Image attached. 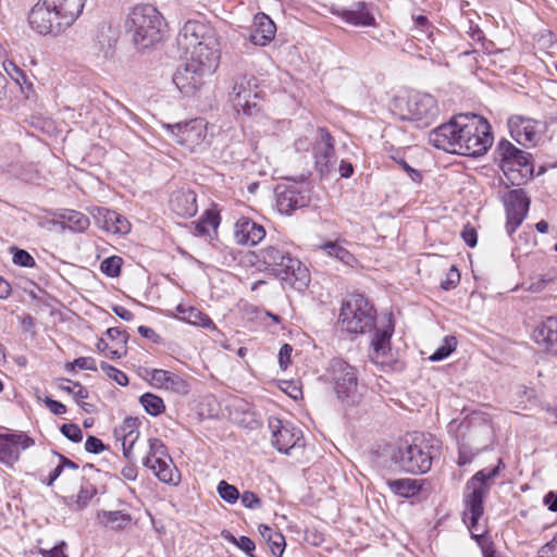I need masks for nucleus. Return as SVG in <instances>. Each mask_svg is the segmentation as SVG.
Masks as SVG:
<instances>
[{
    "label": "nucleus",
    "instance_id": "1",
    "mask_svg": "<svg viewBox=\"0 0 557 557\" xmlns=\"http://www.w3.org/2000/svg\"><path fill=\"white\" fill-rule=\"evenodd\" d=\"M429 143L449 153L484 154L493 144L488 122L476 114H460L429 134Z\"/></svg>",
    "mask_w": 557,
    "mask_h": 557
},
{
    "label": "nucleus",
    "instance_id": "2",
    "mask_svg": "<svg viewBox=\"0 0 557 557\" xmlns=\"http://www.w3.org/2000/svg\"><path fill=\"white\" fill-rule=\"evenodd\" d=\"M178 47L189 57L187 61L213 73L219 64L220 49L215 30L199 21H187L177 36Z\"/></svg>",
    "mask_w": 557,
    "mask_h": 557
},
{
    "label": "nucleus",
    "instance_id": "3",
    "mask_svg": "<svg viewBox=\"0 0 557 557\" xmlns=\"http://www.w3.org/2000/svg\"><path fill=\"white\" fill-rule=\"evenodd\" d=\"M86 0H41L34 5L28 22L40 35H59L79 17Z\"/></svg>",
    "mask_w": 557,
    "mask_h": 557
},
{
    "label": "nucleus",
    "instance_id": "4",
    "mask_svg": "<svg viewBox=\"0 0 557 557\" xmlns=\"http://www.w3.org/2000/svg\"><path fill=\"white\" fill-rule=\"evenodd\" d=\"M502 468H504V463L502 459H499L497 466L478 471L466 483L463 491V521L468 524L471 532L480 530L479 520L484 512V498L488 494L493 481L499 474Z\"/></svg>",
    "mask_w": 557,
    "mask_h": 557
},
{
    "label": "nucleus",
    "instance_id": "5",
    "mask_svg": "<svg viewBox=\"0 0 557 557\" xmlns=\"http://www.w3.org/2000/svg\"><path fill=\"white\" fill-rule=\"evenodd\" d=\"M162 25V15L151 4L134 7L125 21V29L132 42L140 50L148 49L161 40Z\"/></svg>",
    "mask_w": 557,
    "mask_h": 557
},
{
    "label": "nucleus",
    "instance_id": "6",
    "mask_svg": "<svg viewBox=\"0 0 557 557\" xmlns=\"http://www.w3.org/2000/svg\"><path fill=\"white\" fill-rule=\"evenodd\" d=\"M257 258L267 270L283 281L289 282L295 288L307 287L310 282L308 269L300 260L293 258L289 252L278 246H267L259 250Z\"/></svg>",
    "mask_w": 557,
    "mask_h": 557
},
{
    "label": "nucleus",
    "instance_id": "7",
    "mask_svg": "<svg viewBox=\"0 0 557 557\" xmlns=\"http://www.w3.org/2000/svg\"><path fill=\"white\" fill-rule=\"evenodd\" d=\"M394 111L401 120L417 122L420 127L432 124L440 113L436 99L429 94L418 91L396 97Z\"/></svg>",
    "mask_w": 557,
    "mask_h": 557
},
{
    "label": "nucleus",
    "instance_id": "8",
    "mask_svg": "<svg viewBox=\"0 0 557 557\" xmlns=\"http://www.w3.org/2000/svg\"><path fill=\"white\" fill-rule=\"evenodd\" d=\"M434 438L416 437L412 443L398 447L394 460L409 473H425L431 469L432 460L438 449Z\"/></svg>",
    "mask_w": 557,
    "mask_h": 557
},
{
    "label": "nucleus",
    "instance_id": "9",
    "mask_svg": "<svg viewBox=\"0 0 557 557\" xmlns=\"http://www.w3.org/2000/svg\"><path fill=\"white\" fill-rule=\"evenodd\" d=\"M495 159L513 186H519L532 175L533 166L530 162V153L513 146L509 140L502 139L495 150Z\"/></svg>",
    "mask_w": 557,
    "mask_h": 557
},
{
    "label": "nucleus",
    "instance_id": "10",
    "mask_svg": "<svg viewBox=\"0 0 557 557\" xmlns=\"http://www.w3.org/2000/svg\"><path fill=\"white\" fill-rule=\"evenodd\" d=\"M374 321L375 310L363 295L352 294L344 301L339 313V323L348 333L361 334L371 331Z\"/></svg>",
    "mask_w": 557,
    "mask_h": 557
},
{
    "label": "nucleus",
    "instance_id": "11",
    "mask_svg": "<svg viewBox=\"0 0 557 557\" xmlns=\"http://www.w3.org/2000/svg\"><path fill=\"white\" fill-rule=\"evenodd\" d=\"M394 334V323L391 315L386 317L381 327H375L369 358L383 371H403L405 362L395 358L391 350V338Z\"/></svg>",
    "mask_w": 557,
    "mask_h": 557
},
{
    "label": "nucleus",
    "instance_id": "12",
    "mask_svg": "<svg viewBox=\"0 0 557 557\" xmlns=\"http://www.w3.org/2000/svg\"><path fill=\"white\" fill-rule=\"evenodd\" d=\"M335 393L344 405L352 406L360 399L358 393V373L355 367L341 358H334L329 366Z\"/></svg>",
    "mask_w": 557,
    "mask_h": 557
},
{
    "label": "nucleus",
    "instance_id": "13",
    "mask_svg": "<svg viewBox=\"0 0 557 557\" xmlns=\"http://www.w3.org/2000/svg\"><path fill=\"white\" fill-rule=\"evenodd\" d=\"M276 208L282 214H292L311 201V187L305 182L281 184L275 188Z\"/></svg>",
    "mask_w": 557,
    "mask_h": 557
},
{
    "label": "nucleus",
    "instance_id": "14",
    "mask_svg": "<svg viewBox=\"0 0 557 557\" xmlns=\"http://www.w3.org/2000/svg\"><path fill=\"white\" fill-rule=\"evenodd\" d=\"M175 141L195 152L202 150L207 141V125L202 119L166 125Z\"/></svg>",
    "mask_w": 557,
    "mask_h": 557
},
{
    "label": "nucleus",
    "instance_id": "15",
    "mask_svg": "<svg viewBox=\"0 0 557 557\" xmlns=\"http://www.w3.org/2000/svg\"><path fill=\"white\" fill-rule=\"evenodd\" d=\"M502 200L506 211V232L512 236L528 215L530 198L523 189H511L503 196Z\"/></svg>",
    "mask_w": 557,
    "mask_h": 557
},
{
    "label": "nucleus",
    "instance_id": "16",
    "mask_svg": "<svg viewBox=\"0 0 557 557\" xmlns=\"http://www.w3.org/2000/svg\"><path fill=\"white\" fill-rule=\"evenodd\" d=\"M312 153L315 170L322 175H329L336 163L334 138L324 127H319L315 133Z\"/></svg>",
    "mask_w": 557,
    "mask_h": 557
},
{
    "label": "nucleus",
    "instance_id": "17",
    "mask_svg": "<svg viewBox=\"0 0 557 557\" xmlns=\"http://www.w3.org/2000/svg\"><path fill=\"white\" fill-rule=\"evenodd\" d=\"M268 428L272 434L271 443L280 453L289 454V450L295 448L302 437L300 430L277 418H269Z\"/></svg>",
    "mask_w": 557,
    "mask_h": 557
},
{
    "label": "nucleus",
    "instance_id": "18",
    "mask_svg": "<svg viewBox=\"0 0 557 557\" xmlns=\"http://www.w3.org/2000/svg\"><path fill=\"white\" fill-rule=\"evenodd\" d=\"M34 445V440L24 432L0 434V462L13 466L22 450Z\"/></svg>",
    "mask_w": 557,
    "mask_h": 557
},
{
    "label": "nucleus",
    "instance_id": "19",
    "mask_svg": "<svg viewBox=\"0 0 557 557\" xmlns=\"http://www.w3.org/2000/svg\"><path fill=\"white\" fill-rule=\"evenodd\" d=\"M212 73H207L195 63L186 61L182 69H178L173 76V83L182 94L190 96L196 92L203 84L206 77Z\"/></svg>",
    "mask_w": 557,
    "mask_h": 557
},
{
    "label": "nucleus",
    "instance_id": "20",
    "mask_svg": "<svg viewBox=\"0 0 557 557\" xmlns=\"http://www.w3.org/2000/svg\"><path fill=\"white\" fill-rule=\"evenodd\" d=\"M255 81L253 76L247 75L240 76L235 81L231 100L236 110L242 109L244 113L250 114L251 108L256 107V103L251 102V98L257 97Z\"/></svg>",
    "mask_w": 557,
    "mask_h": 557
},
{
    "label": "nucleus",
    "instance_id": "21",
    "mask_svg": "<svg viewBox=\"0 0 557 557\" xmlns=\"http://www.w3.org/2000/svg\"><path fill=\"white\" fill-rule=\"evenodd\" d=\"M536 125L535 121L522 116H512L508 121L511 137L524 147L534 146L540 139Z\"/></svg>",
    "mask_w": 557,
    "mask_h": 557
},
{
    "label": "nucleus",
    "instance_id": "22",
    "mask_svg": "<svg viewBox=\"0 0 557 557\" xmlns=\"http://www.w3.org/2000/svg\"><path fill=\"white\" fill-rule=\"evenodd\" d=\"M265 236V230L261 224L252 221L250 218L243 216L234 225V239L236 244L244 246H255Z\"/></svg>",
    "mask_w": 557,
    "mask_h": 557
},
{
    "label": "nucleus",
    "instance_id": "23",
    "mask_svg": "<svg viewBox=\"0 0 557 557\" xmlns=\"http://www.w3.org/2000/svg\"><path fill=\"white\" fill-rule=\"evenodd\" d=\"M151 384L158 388L171 391L181 395L189 393L188 383L178 374L162 370L153 369L150 372Z\"/></svg>",
    "mask_w": 557,
    "mask_h": 557
},
{
    "label": "nucleus",
    "instance_id": "24",
    "mask_svg": "<svg viewBox=\"0 0 557 557\" xmlns=\"http://www.w3.org/2000/svg\"><path fill=\"white\" fill-rule=\"evenodd\" d=\"M171 210L182 218H190L197 213V196L190 189H180L171 195Z\"/></svg>",
    "mask_w": 557,
    "mask_h": 557
},
{
    "label": "nucleus",
    "instance_id": "25",
    "mask_svg": "<svg viewBox=\"0 0 557 557\" xmlns=\"http://www.w3.org/2000/svg\"><path fill=\"white\" fill-rule=\"evenodd\" d=\"M276 27L273 21L264 13H259L253 18L250 33V41L257 46L268 45L275 36Z\"/></svg>",
    "mask_w": 557,
    "mask_h": 557
},
{
    "label": "nucleus",
    "instance_id": "26",
    "mask_svg": "<svg viewBox=\"0 0 557 557\" xmlns=\"http://www.w3.org/2000/svg\"><path fill=\"white\" fill-rule=\"evenodd\" d=\"M535 343L546 350L557 352V318L548 317L533 332Z\"/></svg>",
    "mask_w": 557,
    "mask_h": 557
},
{
    "label": "nucleus",
    "instance_id": "27",
    "mask_svg": "<svg viewBox=\"0 0 557 557\" xmlns=\"http://www.w3.org/2000/svg\"><path fill=\"white\" fill-rule=\"evenodd\" d=\"M96 495L97 487L90 481L82 478L78 493L63 497V504L72 511H81Z\"/></svg>",
    "mask_w": 557,
    "mask_h": 557
},
{
    "label": "nucleus",
    "instance_id": "28",
    "mask_svg": "<svg viewBox=\"0 0 557 557\" xmlns=\"http://www.w3.org/2000/svg\"><path fill=\"white\" fill-rule=\"evenodd\" d=\"M98 212V222L107 232L124 235L131 231L129 222L119 212L104 208L99 209Z\"/></svg>",
    "mask_w": 557,
    "mask_h": 557
},
{
    "label": "nucleus",
    "instance_id": "29",
    "mask_svg": "<svg viewBox=\"0 0 557 557\" xmlns=\"http://www.w3.org/2000/svg\"><path fill=\"white\" fill-rule=\"evenodd\" d=\"M144 466L151 469L158 479L164 483H175L176 468L171 458L158 457V459L145 458Z\"/></svg>",
    "mask_w": 557,
    "mask_h": 557
},
{
    "label": "nucleus",
    "instance_id": "30",
    "mask_svg": "<svg viewBox=\"0 0 557 557\" xmlns=\"http://www.w3.org/2000/svg\"><path fill=\"white\" fill-rule=\"evenodd\" d=\"M342 17L347 23L356 26H372L375 22L364 2H357L351 10L343 11Z\"/></svg>",
    "mask_w": 557,
    "mask_h": 557
},
{
    "label": "nucleus",
    "instance_id": "31",
    "mask_svg": "<svg viewBox=\"0 0 557 557\" xmlns=\"http://www.w3.org/2000/svg\"><path fill=\"white\" fill-rule=\"evenodd\" d=\"M386 485L397 496L410 498L419 494L422 484L416 479H396L387 480Z\"/></svg>",
    "mask_w": 557,
    "mask_h": 557
},
{
    "label": "nucleus",
    "instance_id": "32",
    "mask_svg": "<svg viewBox=\"0 0 557 557\" xmlns=\"http://www.w3.org/2000/svg\"><path fill=\"white\" fill-rule=\"evenodd\" d=\"M322 249L327 253V256L337 259L349 268H354L358 262L351 252L336 242L325 243L322 246Z\"/></svg>",
    "mask_w": 557,
    "mask_h": 557
},
{
    "label": "nucleus",
    "instance_id": "33",
    "mask_svg": "<svg viewBox=\"0 0 557 557\" xmlns=\"http://www.w3.org/2000/svg\"><path fill=\"white\" fill-rule=\"evenodd\" d=\"M62 222L74 232H84L89 226V219L82 212L65 210L61 214Z\"/></svg>",
    "mask_w": 557,
    "mask_h": 557
},
{
    "label": "nucleus",
    "instance_id": "34",
    "mask_svg": "<svg viewBox=\"0 0 557 557\" xmlns=\"http://www.w3.org/2000/svg\"><path fill=\"white\" fill-rule=\"evenodd\" d=\"M139 403L144 407L146 412L153 417L161 414L165 410L163 399L151 393H145L144 395H141L139 398Z\"/></svg>",
    "mask_w": 557,
    "mask_h": 557
},
{
    "label": "nucleus",
    "instance_id": "35",
    "mask_svg": "<svg viewBox=\"0 0 557 557\" xmlns=\"http://www.w3.org/2000/svg\"><path fill=\"white\" fill-rule=\"evenodd\" d=\"M103 522L112 529H123L131 522L129 515L121 511H103Z\"/></svg>",
    "mask_w": 557,
    "mask_h": 557
},
{
    "label": "nucleus",
    "instance_id": "36",
    "mask_svg": "<svg viewBox=\"0 0 557 557\" xmlns=\"http://www.w3.org/2000/svg\"><path fill=\"white\" fill-rule=\"evenodd\" d=\"M181 320L185 321L189 324L202 326V327H207V329L214 326L212 320L207 314L202 313L200 310H198L194 307H190V309L187 310V314L182 315Z\"/></svg>",
    "mask_w": 557,
    "mask_h": 557
},
{
    "label": "nucleus",
    "instance_id": "37",
    "mask_svg": "<svg viewBox=\"0 0 557 557\" xmlns=\"http://www.w3.org/2000/svg\"><path fill=\"white\" fill-rule=\"evenodd\" d=\"M457 347L455 336H445L442 345L430 356L431 361H441L447 358Z\"/></svg>",
    "mask_w": 557,
    "mask_h": 557
},
{
    "label": "nucleus",
    "instance_id": "38",
    "mask_svg": "<svg viewBox=\"0 0 557 557\" xmlns=\"http://www.w3.org/2000/svg\"><path fill=\"white\" fill-rule=\"evenodd\" d=\"M121 267H122V258L117 256H112L109 258H106L101 264L100 270L103 274L115 277L119 276L121 273Z\"/></svg>",
    "mask_w": 557,
    "mask_h": 557
},
{
    "label": "nucleus",
    "instance_id": "39",
    "mask_svg": "<svg viewBox=\"0 0 557 557\" xmlns=\"http://www.w3.org/2000/svg\"><path fill=\"white\" fill-rule=\"evenodd\" d=\"M13 263L24 268H33L36 265V261L33 256L24 249L17 247H11Z\"/></svg>",
    "mask_w": 557,
    "mask_h": 557
},
{
    "label": "nucleus",
    "instance_id": "40",
    "mask_svg": "<svg viewBox=\"0 0 557 557\" xmlns=\"http://www.w3.org/2000/svg\"><path fill=\"white\" fill-rule=\"evenodd\" d=\"M216 491L219 496L228 504L236 503L240 496L238 490L226 481L219 482Z\"/></svg>",
    "mask_w": 557,
    "mask_h": 557
},
{
    "label": "nucleus",
    "instance_id": "41",
    "mask_svg": "<svg viewBox=\"0 0 557 557\" xmlns=\"http://www.w3.org/2000/svg\"><path fill=\"white\" fill-rule=\"evenodd\" d=\"M61 381L72 383V385H60V389L67 394H72L76 401L83 400L88 397V391L79 382H72L69 379H61Z\"/></svg>",
    "mask_w": 557,
    "mask_h": 557
},
{
    "label": "nucleus",
    "instance_id": "42",
    "mask_svg": "<svg viewBox=\"0 0 557 557\" xmlns=\"http://www.w3.org/2000/svg\"><path fill=\"white\" fill-rule=\"evenodd\" d=\"M100 369L110 377L112 379L113 381H115L119 385L121 386H126L128 384V377L127 375L114 368L113 366L107 363V362H101L100 363Z\"/></svg>",
    "mask_w": 557,
    "mask_h": 557
},
{
    "label": "nucleus",
    "instance_id": "43",
    "mask_svg": "<svg viewBox=\"0 0 557 557\" xmlns=\"http://www.w3.org/2000/svg\"><path fill=\"white\" fill-rule=\"evenodd\" d=\"M138 432V420L136 418L128 417L124 419L122 424L117 430H115V435L117 438L121 436H128L131 434H136Z\"/></svg>",
    "mask_w": 557,
    "mask_h": 557
},
{
    "label": "nucleus",
    "instance_id": "44",
    "mask_svg": "<svg viewBox=\"0 0 557 557\" xmlns=\"http://www.w3.org/2000/svg\"><path fill=\"white\" fill-rule=\"evenodd\" d=\"M168 457L166 447L159 438L149 440V455L146 458L158 459Z\"/></svg>",
    "mask_w": 557,
    "mask_h": 557
},
{
    "label": "nucleus",
    "instance_id": "45",
    "mask_svg": "<svg viewBox=\"0 0 557 557\" xmlns=\"http://www.w3.org/2000/svg\"><path fill=\"white\" fill-rule=\"evenodd\" d=\"M61 433L74 443H79L83 440L82 430L77 424L65 423L61 426Z\"/></svg>",
    "mask_w": 557,
    "mask_h": 557
},
{
    "label": "nucleus",
    "instance_id": "46",
    "mask_svg": "<svg viewBox=\"0 0 557 557\" xmlns=\"http://www.w3.org/2000/svg\"><path fill=\"white\" fill-rule=\"evenodd\" d=\"M460 282V273L458 269L453 265L446 274V278L441 282V287L444 290H450L455 288Z\"/></svg>",
    "mask_w": 557,
    "mask_h": 557
},
{
    "label": "nucleus",
    "instance_id": "47",
    "mask_svg": "<svg viewBox=\"0 0 557 557\" xmlns=\"http://www.w3.org/2000/svg\"><path fill=\"white\" fill-rule=\"evenodd\" d=\"M271 553L274 556L281 557L285 549V537L282 533L273 534L271 541L268 542Z\"/></svg>",
    "mask_w": 557,
    "mask_h": 557
},
{
    "label": "nucleus",
    "instance_id": "48",
    "mask_svg": "<svg viewBox=\"0 0 557 557\" xmlns=\"http://www.w3.org/2000/svg\"><path fill=\"white\" fill-rule=\"evenodd\" d=\"M240 502L248 509H257L261 507V499L253 492L246 491L240 496Z\"/></svg>",
    "mask_w": 557,
    "mask_h": 557
},
{
    "label": "nucleus",
    "instance_id": "49",
    "mask_svg": "<svg viewBox=\"0 0 557 557\" xmlns=\"http://www.w3.org/2000/svg\"><path fill=\"white\" fill-rule=\"evenodd\" d=\"M4 70L8 73V75L18 85L22 84V82H25L26 75L24 72L17 67L13 62L3 63Z\"/></svg>",
    "mask_w": 557,
    "mask_h": 557
},
{
    "label": "nucleus",
    "instance_id": "50",
    "mask_svg": "<svg viewBox=\"0 0 557 557\" xmlns=\"http://www.w3.org/2000/svg\"><path fill=\"white\" fill-rule=\"evenodd\" d=\"M85 449L90 454H100L106 449V445L100 438L89 435L85 442Z\"/></svg>",
    "mask_w": 557,
    "mask_h": 557
},
{
    "label": "nucleus",
    "instance_id": "51",
    "mask_svg": "<svg viewBox=\"0 0 557 557\" xmlns=\"http://www.w3.org/2000/svg\"><path fill=\"white\" fill-rule=\"evenodd\" d=\"M539 557H557V533L539 549Z\"/></svg>",
    "mask_w": 557,
    "mask_h": 557
},
{
    "label": "nucleus",
    "instance_id": "52",
    "mask_svg": "<svg viewBox=\"0 0 557 557\" xmlns=\"http://www.w3.org/2000/svg\"><path fill=\"white\" fill-rule=\"evenodd\" d=\"M474 456L475 454L469 447L466 445H460L457 460L458 466L462 467L472 462Z\"/></svg>",
    "mask_w": 557,
    "mask_h": 557
},
{
    "label": "nucleus",
    "instance_id": "53",
    "mask_svg": "<svg viewBox=\"0 0 557 557\" xmlns=\"http://www.w3.org/2000/svg\"><path fill=\"white\" fill-rule=\"evenodd\" d=\"M293 348L289 344H284L278 351V363L281 369L285 370L290 363Z\"/></svg>",
    "mask_w": 557,
    "mask_h": 557
},
{
    "label": "nucleus",
    "instance_id": "54",
    "mask_svg": "<svg viewBox=\"0 0 557 557\" xmlns=\"http://www.w3.org/2000/svg\"><path fill=\"white\" fill-rule=\"evenodd\" d=\"M74 364L81 370L97 371L96 360L91 357H79L74 360Z\"/></svg>",
    "mask_w": 557,
    "mask_h": 557
},
{
    "label": "nucleus",
    "instance_id": "55",
    "mask_svg": "<svg viewBox=\"0 0 557 557\" xmlns=\"http://www.w3.org/2000/svg\"><path fill=\"white\" fill-rule=\"evenodd\" d=\"M45 404L49 408V410L55 416H61L66 412V407L58 400L47 397L45 399Z\"/></svg>",
    "mask_w": 557,
    "mask_h": 557
},
{
    "label": "nucleus",
    "instance_id": "56",
    "mask_svg": "<svg viewBox=\"0 0 557 557\" xmlns=\"http://www.w3.org/2000/svg\"><path fill=\"white\" fill-rule=\"evenodd\" d=\"M461 237L469 247H474L476 245L478 235L473 227L466 226L461 232Z\"/></svg>",
    "mask_w": 557,
    "mask_h": 557
},
{
    "label": "nucleus",
    "instance_id": "57",
    "mask_svg": "<svg viewBox=\"0 0 557 557\" xmlns=\"http://www.w3.org/2000/svg\"><path fill=\"white\" fill-rule=\"evenodd\" d=\"M237 547L239 549H242L243 552H245L250 557H255L252 555V552L255 550L256 545H255V543L248 536H240V537H238Z\"/></svg>",
    "mask_w": 557,
    "mask_h": 557
},
{
    "label": "nucleus",
    "instance_id": "58",
    "mask_svg": "<svg viewBox=\"0 0 557 557\" xmlns=\"http://www.w3.org/2000/svg\"><path fill=\"white\" fill-rule=\"evenodd\" d=\"M138 333L143 337L148 338V339L152 341L153 343H158L160 339V336L154 332V330L151 327H148V326H144V325L139 326Z\"/></svg>",
    "mask_w": 557,
    "mask_h": 557
},
{
    "label": "nucleus",
    "instance_id": "59",
    "mask_svg": "<svg viewBox=\"0 0 557 557\" xmlns=\"http://www.w3.org/2000/svg\"><path fill=\"white\" fill-rule=\"evenodd\" d=\"M66 544L61 542L60 545L54 546L50 550H46L42 553L44 557H67L64 553V547Z\"/></svg>",
    "mask_w": 557,
    "mask_h": 557
},
{
    "label": "nucleus",
    "instance_id": "60",
    "mask_svg": "<svg viewBox=\"0 0 557 557\" xmlns=\"http://www.w3.org/2000/svg\"><path fill=\"white\" fill-rule=\"evenodd\" d=\"M107 335L111 339H120L121 343L125 344L127 341V336L124 331L120 330L119 327H110L107 330Z\"/></svg>",
    "mask_w": 557,
    "mask_h": 557
},
{
    "label": "nucleus",
    "instance_id": "61",
    "mask_svg": "<svg viewBox=\"0 0 557 557\" xmlns=\"http://www.w3.org/2000/svg\"><path fill=\"white\" fill-rule=\"evenodd\" d=\"M113 312L124 321H132L134 319V313L122 306H114L112 308Z\"/></svg>",
    "mask_w": 557,
    "mask_h": 557
},
{
    "label": "nucleus",
    "instance_id": "62",
    "mask_svg": "<svg viewBox=\"0 0 557 557\" xmlns=\"http://www.w3.org/2000/svg\"><path fill=\"white\" fill-rule=\"evenodd\" d=\"M121 474L128 481L137 479V467L135 465H127L122 468Z\"/></svg>",
    "mask_w": 557,
    "mask_h": 557
},
{
    "label": "nucleus",
    "instance_id": "63",
    "mask_svg": "<svg viewBox=\"0 0 557 557\" xmlns=\"http://www.w3.org/2000/svg\"><path fill=\"white\" fill-rule=\"evenodd\" d=\"M339 174L344 178H348L354 174V166L350 162L342 160L339 163Z\"/></svg>",
    "mask_w": 557,
    "mask_h": 557
},
{
    "label": "nucleus",
    "instance_id": "64",
    "mask_svg": "<svg viewBox=\"0 0 557 557\" xmlns=\"http://www.w3.org/2000/svg\"><path fill=\"white\" fill-rule=\"evenodd\" d=\"M483 557H505L502 553L495 549L492 543L482 546Z\"/></svg>",
    "mask_w": 557,
    "mask_h": 557
}]
</instances>
